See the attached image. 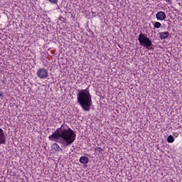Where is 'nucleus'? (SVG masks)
Instances as JSON below:
<instances>
[{"mask_svg":"<svg viewBox=\"0 0 182 182\" xmlns=\"http://www.w3.org/2000/svg\"><path fill=\"white\" fill-rule=\"evenodd\" d=\"M168 143H173L174 141V137L173 136L169 135L167 138Z\"/></svg>","mask_w":182,"mask_h":182,"instance_id":"obj_10","label":"nucleus"},{"mask_svg":"<svg viewBox=\"0 0 182 182\" xmlns=\"http://www.w3.org/2000/svg\"><path fill=\"white\" fill-rule=\"evenodd\" d=\"M77 102L85 112L90 110L92 95L87 89L80 90L77 95Z\"/></svg>","mask_w":182,"mask_h":182,"instance_id":"obj_2","label":"nucleus"},{"mask_svg":"<svg viewBox=\"0 0 182 182\" xmlns=\"http://www.w3.org/2000/svg\"><path fill=\"white\" fill-rule=\"evenodd\" d=\"M165 1H166V2H167L168 4H169V2H170L171 0H165Z\"/></svg>","mask_w":182,"mask_h":182,"instance_id":"obj_14","label":"nucleus"},{"mask_svg":"<svg viewBox=\"0 0 182 182\" xmlns=\"http://www.w3.org/2000/svg\"><path fill=\"white\" fill-rule=\"evenodd\" d=\"M37 76L40 79H48L49 72L45 68H40L37 70Z\"/></svg>","mask_w":182,"mask_h":182,"instance_id":"obj_4","label":"nucleus"},{"mask_svg":"<svg viewBox=\"0 0 182 182\" xmlns=\"http://www.w3.org/2000/svg\"><path fill=\"white\" fill-rule=\"evenodd\" d=\"M166 38H168V32L166 31L160 33L161 39H166Z\"/></svg>","mask_w":182,"mask_h":182,"instance_id":"obj_9","label":"nucleus"},{"mask_svg":"<svg viewBox=\"0 0 182 182\" xmlns=\"http://www.w3.org/2000/svg\"><path fill=\"white\" fill-rule=\"evenodd\" d=\"M6 141V134H5L4 129L0 128V144H5Z\"/></svg>","mask_w":182,"mask_h":182,"instance_id":"obj_5","label":"nucleus"},{"mask_svg":"<svg viewBox=\"0 0 182 182\" xmlns=\"http://www.w3.org/2000/svg\"><path fill=\"white\" fill-rule=\"evenodd\" d=\"M156 18L157 21H164L167 16H166V13L163 11H159L156 14Z\"/></svg>","mask_w":182,"mask_h":182,"instance_id":"obj_6","label":"nucleus"},{"mask_svg":"<svg viewBox=\"0 0 182 182\" xmlns=\"http://www.w3.org/2000/svg\"><path fill=\"white\" fill-rule=\"evenodd\" d=\"M154 28L159 29V28L161 27V23L160 22H156L154 25Z\"/></svg>","mask_w":182,"mask_h":182,"instance_id":"obj_11","label":"nucleus"},{"mask_svg":"<svg viewBox=\"0 0 182 182\" xmlns=\"http://www.w3.org/2000/svg\"><path fill=\"white\" fill-rule=\"evenodd\" d=\"M58 1L59 0H49V2H50V4H58Z\"/></svg>","mask_w":182,"mask_h":182,"instance_id":"obj_13","label":"nucleus"},{"mask_svg":"<svg viewBox=\"0 0 182 182\" xmlns=\"http://www.w3.org/2000/svg\"><path fill=\"white\" fill-rule=\"evenodd\" d=\"M89 161V158L87 156H81L80 158V162L82 163V164H87Z\"/></svg>","mask_w":182,"mask_h":182,"instance_id":"obj_8","label":"nucleus"},{"mask_svg":"<svg viewBox=\"0 0 182 182\" xmlns=\"http://www.w3.org/2000/svg\"><path fill=\"white\" fill-rule=\"evenodd\" d=\"M138 41L141 46H144L146 49H149V48L153 45L151 40L149 37L146 36L144 33H140L138 38Z\"/></svg>","mask_w":182,"mask_h":182,"instance_id":"obj_3","label":"nucleus"},{"mask_svg":"<svg viewBox=\"0 0 182 182\" xmlns=\"http://www.w3.org/2000/svg\"><path fill=\"white\" fill-rule=\"evenodd\" d=\"M96 151H98V153H102L103 151V149L100 147L95 148Z\"/></svg>","mask_w":182,"mask_h":182,"instance_id":"obj_12","label":"nucleus"},{"mask_svg":"<svg viewBox=\"0 0 182 182\" xmlns=\"http://www.w3.org/2000/svg\"><path fill=\"white\" fill-rule=\"evenodd\" d=\"M51 150L54 152L61 151L62 148L58 144H53L51 146Z\"/></svg>","mask_w":182,"mask_h":182,"instance_id":"obj_7","label":"nucleus"},{"mask_svg":"<svg viewBox=\"0 0 182 182\" xmlns=\"http://www.w3.org/2000/svg\"><path fill=\"white\" fill-rule=\"evenodd\" d=\"M51 141H57L63 146H70L76 139V134L73 130L61 127L48 137Z\"/></svg>","mask_w":182,"mask_h":182,"instance_id":"obj_1","label":"nucleus"}]
</instances>
